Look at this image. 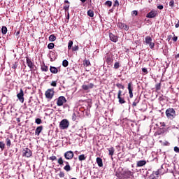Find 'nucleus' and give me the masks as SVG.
Listing matches in <instances>:
<instances>
[{
  "label": "nucleus",
  "mask_w": 179,
  "mask_h": 179,
  "mask_svg": "<svg viewBox=\"0 0 179 179\" xmlns=\"http://www.w3.org/2000/svg\"><path fill=\"white\" fill-rule=\"evenodd\" d=\"M165 114L169 120H174L176 118V110L173 108L166 109Z\"/></svg>",
  "instance_id": "1"
},
{
  "label": "nucleus",
  "mask_w": 179,
  "mask_h": 179,
  "mask_svg": "<svg viewBox=\"0 0 179 179\" xmlns=\"http://www.w3.org/2000/svg\"><path fill=\"white\" fill-rule=\"evenodd\" d=\"M60 129H68L69 128V121L67 119H63L59 123Z\"/></svg>",
  "instance_id": "2"
},
{
  "label": "nucleus",
  "mask_w": 179,
  "mask_h": 179,
  "mask_svg": "<svg viewBox=\"0 0 179 179\" xmlns=\"http://www.w3.org/2000/svg\"><path fill=\"white\" fill-rule=\"evenodd\" d=\"M117 99L120 104H125V103H127L125 98L122 96V91H121V90L117 92Z\"/></svg>",
  "instance_id": "3"
},
{
  "label": "nucleus",
  "mask_w": 179,
  "mask_h": 179,
  "mask_svg": "<svg viewBox=\"0 0 179 179\" xmlns=\"http://www.w3.org/2000/svg\"><path fill=\"white\" fill-rule=\"evenodd\" d=\"M32 155L33 152H31V150L26 148L22 150L23 157H31Z\"/></svg>",
  "instance_id": "4"
},
{
  "label": "nucleus",
  "mask_w": 179,
  "mask_h": 179,
  "mask_svg": "<svg viewBox=\"0 0 179 179\" xmlns=\"http://www.w3.org/2000/svg\"><path fill=\"white\" fill-rule=\"evenodd\" d=\"M65 103H66V98L64 96H61L57 99V106H58V107H61L64 106Z\"/></svg>",
  "instance_id": "5"
},
{
  "label": "nucleus",
  "mask_w": 179,
  "mask_h": 179,
  "mask_svg": "<svg viewBox=\"0 0 179 179\" xmlns=\"http://www.w3.org/2000/svg\"><path fill=\"white\" fill-rule=\"evenodd\" d=\"M45 96L46 99H50V100H51V99H52V97H54V88L48 89L45 92Z\"/></svg>",
  "instance_id": "6"
},
{
  "label": "nucleus",
  "mask_w": 179,
  "mask_h": 179,
  "mask_svg": "<svg viewBox=\"0 0 179 179\" xmlns=\"http://www.w3.org/2000/svg\"><path fill=\"white\" fill-rule=\"evenodd\" d=\"M127 89L129 90V97L130 99H132V97H134V93L132 92H134V86H133L132 82L128 84Z\"/></svg>",
  "instance_id": "7"
},
{
  "label": "nucleus",
  "mask_w": 179,
  "mask_h": 179,
  "mask_svg": "<svg viewBox=\"0 0 179 179\" xmlns=\"http://www.w3.org/2000/svg\"><path fill=\"white\" fill-rule=\"evenodd\" d=\"M24 93L23 92V90L20 89V92L17 94V97L21 103H24Z\"/></svg>",
  "instance_id": "8"
},
{
  "label": "nucleus",
  "mask_w": 179,
  "mask_h": 179,
  "mask_svg": "<svg viewBox=\"0 0 179 179\" xmlns=\"http://www.w3.org/2000/svg\"><path fill=\"white\" fill-rule=\"evenodd\" d=\"M157 16V11L156 10H151L146 15V17L148 19H153Z\"/></svg>",
  "instance_id": "9"
},
{
  "label": "nucleus",
  "mask_w": 179,
  "mask_h": 179,
  "mask_svg": "<svg viewBox=\"0 0 179 179\" xmlns=\"http://www.w3.org/2000/svg\"><path fill=\"white\" fill-rule=\"evenodd\" d=\"M64 157L66 160H72L73 159V151H67L64 153Z\"/></svg>",
  "instance_id": "10"
},
{
  "label": "nucleus",
  "mask_w": 179,
  "mask_h": 179,
  "mask_svg": "<svg viewBox=\"0 0 179 179\" xmlns=\"http://www.w3.org/2000/svg\"><path fill=\"white\" fill-rule=\"evenodd\" d=\"M26 61H27V65L30 68V69H34V63L30 59L29 57H26Z\"/></svg>",
  "instance_id": "11"
},
{
  "label": "nucleus",
  "mask_w": 179,
  "mask_h": 179,
  "mask_svg": "<svg viewBox=\"0 0 179 179\" xmlns=\"http://www.w3.org/2000/svg\"><path fill=\"white\" fill-rule=\"evenodd\" d=\"M117 26L120 27V29H122L123 30H129V27L122 22H118Z\"/></svg>",
  "instance_id": "12"
},
{
  "label": "nucleus",
  "mask_w": 179,
  "mask_h": 179,
  "mask_svg": "<svg viewBox=\"0 0 179 179\" xmlns=\"http://www.w3.org/2000/svg\"><path fill=\"white\" fill-rule=\"evenodd\" d=\"M93 87H94V84L92 83L88 84L87 85H82V89H83V90H89V89H93Z\"/></svg>",
  "instance_id": "13"
},
{
  "label": "nucleus",
  "mask_w": 179,
  "mask_h": 179,
  "mask_svg": "<svg viewBox=\"0 0 179 179\" xmlns=\"http://www.w3.org/2000/svg\"><path fill=\"white\" fill-rule=\"evenodd\" d=\"M109 38L113 43H117V41H118V36L114 35L113 33L109 34Z\"/></svg>",
  "instance_id": "14"
},
{
  "label": "nucleus",
  "mask_w": 179,
  "mask_h": 179,
  "mask_svg": "<svg viewBox=\"0 0 179 179\" xmlns=\"http://www.w3.org/2000/svg\"><path fill=\"white\" fill-rule=\"evenodd\" d=\"M42 131H43V126H38L35 130V135H37L38 136L40 134H41Z\"/></svg>",
  "instance_id": "15"
},
{
  "label": "nucleus",
  "mask_w": 179,
  "mask_h": 179,
  "mask_svg": "<svg viewBox=\"0 0 179 179\" xmlns=\"http://www.w3.org/2000/svg\"><path fill=\"white\" fill-rule=\"evenodd\" d=\"M145 164H146V162L145 160H140L137 162V167H143Z\"/></svg>",
  "instance_id": "16"
},
{
  "label": "nucleus",
  "mask_w": 179,
  "mask_h": 179,
  "mask_svg": "<svg viewBox=\"0 0 179 179\" xmlns=\"http://www.w3.org/2000/svg\"><path fill=\"white\" fill-rule=\"evenodd\" d=\"M50 71L51 73H58V69L57 67L50 66Z\"/></svg>",
  "instance_id": "17"
},
{
  "label": "nucleus",
  "mask_w": 179,
  "mask_h": 179,
  "mask_svg": "<svg viewBox=\"0 0 179 179\" xmlns=\"http://www.w3.org/2000/svg\"><path fill=\"white\" fill-rule=\"evenodd\" d=\"M113 61H114V59H113V57H111L110 56H107L106 62L108 65H111L113 64Z\"/></svg>",
  "instance_id": "18"
},
{
  "label": "nucleus",
  "mask_w": 179,
  "mask_h": 179,
  "mask_svg": "<svg viewBox=\"0 0 179 179\" xmlns=\"http://www.w3.org/2000/svg\"><path fill=\"white\" fill-rule=\"evenodd\" d=\"M96 163H97L99 167H103V159H101V158L97 157Z\"/></svg>",
  "instance_id": "19"
},
{
  "label": "nucleus",
  "mask_w": 179,
  "mask_h": 179,
  "mask_svg": "<svg viewBox=\"0 0 179 179\" xmlns=\"http://www.w3.org/2000/svg\"><path fill=\"white\" fill-rule=\"evenodd\" d=\"M50 61L52 62L53 61H55L57 59V57L55 56V52H51L50 54Z\"/></svg>",
  "instance_id": "20"
},
{
  "label": "nucleus",
  "mask_w": 179,
  "mask_h": 179,
  "mask_svg": "<svg viewBox=\"0 0 179 179\" xmlns=\"http://www.w3.org/2000/svg\"><path fill=\"white\" fill-rule=\"evenodd\" d=\"M152 42V37L148 36L145 38V43L147 45L150 44V43Z\"/></svg>",
  "instance_id": "21"
},
{
  "label": "nucleus",
  "mask_w": 179,
  "mask_h": 179,
  "mask_svg": "<svg viewBox=\"0 0 179 179\" xmlns=\"http://www.w3.org/2000/svg\"><path fill=\"white\" fill-rule=\"evenodd\" d=\"M108 152H109V156H113L114 155V152L115 150H114L113 147H111L110 148H108Z\"/></svg>",
  "instance_id": "22"
},
{
  "label": "nucleus",
  "mask_w": 179,
  "mask_h": 179,
  "mask_svg": "<svg viewBox=\"0 0 179 179\" xmlns=\"http://www.w3.org/2000/svg\"><path fill=\"white\" fill-rule=\"evenodd\" d=\"M87 13V16H90V17H93L94 16V12L93 10H88Z\"/></svg>",
  "instance_id": "23"
},
{
  "label": "nucleus",
  "mask_w": 179,
  "mask_h": 179,
  "mask_svg": "<svg viewBox=\"0 0 179 179\" xmlns=\"http://www.w3.org/2000/svg\"><path fill=\"white\" fill-rule=\"evenodd\" d=\"M78 160L80 162H83V160H86V156L84 154L79 155Z\"/></svg>",
  "instance_id": "24"
},
{
  "label": "nucleus",
  "mask_w": 179,
  "mask_h": 179,
  "mask_svg": "<svg viewBox=\"0 0 179 179\" xmlns=\"http://www.w3.org/2000/svg\"><path fill=\"white\" fill-rule=\"evenodd\" d=\"M55 40H57V37L55 36V35L54 34H51L50 36H49V41H55Z\"/></svg>",
  "instance_id": "25"
},
{
  "label": "nucleus",
  "mask_w": 179,
  "mask_h": 179,
  "mask_svg": "<svg viewBox=\"0 0 179 179\" xmlns=\"http://www.w3.org/2000/svg\"><path fill=\"white\" fill-rule=\"evenodd\" d=\"M1 33L2 34H6L8 33V28L6 26L1 27Z\"/></svg>",
  "instance_id": "26"
},
{
  "label": "nucleus",
  "mask_w": 179,
  "mask_h": 179,
  "mask_svg": "<svg viewBox=\"0 0 179 179\" xmlns=\"http://www.w3.org/2000/svg\"><path fill=\"white\" fill-rule=\"evenodd\" d=\"M41 71L43 72H48V66H45V64H43L41 66Z\"/></svg>",
  "instance_id": "27"
},
{
  "label": "nucleus",
  "mask_w": 179,
  "mask_h": 179,
  "mask_svg": "<svg viewBox=\"0 0 179 179\" xmlns=\"http://www.w3.org/2000/svg\"><path fill=\"white\" fill-rule=\"evenodd\" d=\"M6 146L8 148L10 146V145H12V142L10 141V138H6Z\"/></svg>",
  "instance_id": "28"
},
{
  "label": "nucleus",
  "mask_w": 179,
  "mask_h": 179,
  "mask_svg": "<svg viewBox=\"0 0 179 179\" xmlns=\"http://www.w3.org/2000/svg\"><path fill=\"white\" fill-rule=\"evenodd\" d=\"M78 113H73L72 115V121H76L78 120Z\"/></svg>",
  "instance_id": "29"
},
{
  "label": "nucleus",
  "mask_w": 179,
  "mask_h": 179,
  "mask_svg": "<svg viewBox=\"0 0 179 179\" xmlns=\"http://www.w3.org/2000/svg\"><path fill=\"white\" fill-rule=\"evenodd\" d=\"M68 65H69V62H68V60L64 59L62 62V66H64V68H66V66H68Z\"/></svg>",
  "instance_id": "30"
},
{
  "label": "nucleus",
  "mask_w": 179,
  "mask_h": 179,
  "mask_svg": "<svg viewBox=\"0 0 179 179\" xmlns=\"http://www.w3.org/2000/svg\"><path fill=\"white\" fill-rule=\"evenodd\" d=\"M83 64H84V66H89V65H90V61L87 59H85L83 62Z\"/></svg>",
  "instance_id": "31"
},
{
  "label": "nucleus",
  "mask_w": 179,
  "mask_h": 179,
  "mask_svg": "<svg viewBox=\"0 0 179 179\" xmlns=\"http://www.w3.org/2000/svg\"><path fill=\"white\" fill-rule=\"evenodd\" d=\"M0 149L3 150L5 149V143L3 141H0Z\"/></svg>",
  "instance_id": "32"
},
{
  "label": "nucleus",
  "mask_w": 179,
  "mask_h": 179,
  "mask_svg": "<svg viewBox=\"0 0 179 179\" xmlns=\"http://www.w3.org/2000/svg\"><path fill=\"white\" fill-rule=\"evenodd\" d=\"M105 5H106V6H109V8H110V6H113V2H111V1H106L105 2Z\"/></svg>",
  "instance_id": "33"
},
{
  "label": "nucleus",
  "mask_w": 179,
  "mask_h": 179,
  "mask_svg": "<svg viewBox=\"0 0 179 179\" xmlns=\"http://www.w3.org/2000/svg\"><path fill=\"white\" fill-rule=\"evenodd\" d=\"M64 170H65L66 171H71V165H66L64 167Z\"/></svg>",
  "instance_id": "34"
},
{
  "label": "nucleus",
  "mask_w": 179,
  "mask_h": 179,
  "mask_svg": "<svg viewBox=\"0 0 179 179\" xmlns=\"http://www.w3.org/2000/svg\"><path fill=\"white\" fill-rule=\"evenodd\" d=\"M57 163L60 165L62 166L64 165V159H62V157L59 158Z\"/></svg>",
  "instance_id": "35"
},
{
  "label": "nucleus",
  "mask_w": 179,
  "mask_h": 179,
  "mask_svg": "<svg viewBox=\"0 0 179 179\" xmlns=\"http://www.w3.org/2000/svg\"><path fill=\"white\" fill-rule=\"evenodd\" d=\"M116 86H117V87H118V89H122V90H124V89H125V87L120 83H117Z\"/></svg>",
  "instance_id": "36"
},
{
  "label": "nucleus",
  "mask_w": 179,
  "mask_h": 179,
  "mask_svg": "<svg viewBox=\"0 0 179 179\" xmlns=\"http://www.w3.org/2000/svg\"><path fill=\"white\" fill-rule=\"evenodd\" d=\"M72 45H73V42L72 41H69V44H68L69 50H71L72 48Z\"/></svg>",
  "instance_id": "37"
},
{
  "label": "nucleus",
  "mask_w": 179,
  "mask_h": 179,
  "mask_svg": "<svg viewBox=\"0 0 179 179\" xmlns=\"http://www.w3.org/2000/svg\"><path fill=\"white\" fill-rule=\"evenodd\" d=\"M158 171L161 176H163L164 174V171L163 169V166H161V169H158Z\"/></svg>",
  "instance_id": "38"
},
{
  "label": "nucleus",
  "mask_w": 179,
  "mask_h": 179,
  "mask_svg": "<svg viewBox=\"0 0 179 179\" xmlns=\"http://www.w3.org/2000/svg\"><path fill=\"white\" fill-rule=\"evenodd\" d=\"M63 9L65 10V12H68V10H69V4H66L63 7Z\"/></svg>",
  "instance_id": "39"
},
{
  "label": "nucleus",
  "mask_w": 179,
  "mask_h": 179,
  "mask_svg": "<svg viewBox=\"0 0 179 179\" xmlns=\"http://www.w3.org/2000/svg\"><path fill=\"white\" fill-rule=\"evenodd\" d=\"M48 48L49 50H52V48H54V43H50L48 45Z\"/></svg>",
  "instance_id": "40"
},
{
  "label": "nucleus",
  "mask_w": 179,
  "mask_h": 179,
  "mask_svg": "<svg viewBox=\"0 0 179 179\" xmlns=\"http://www.w3.org/2000/svg\"><path fill=\"white\" fill-rule=\"evenodd\" d=\"M161 87H162V83H158L155 85L156 90H160Z\"/></svg>",
  "instance_id": "41"
},
{
  "label": "nucleus",
  "mask_w": 179,
  "mask_h": 179,
  "mask_svg": "<svg viewBox=\"0 0 179 179\" xmlns=\"http://www.w3.org/2000/svg\"><path fill=\"white\" fill-rule=\"evenodd\" d=\"M118 68H120V62H117L114 64V69H118Z\"/></svg>",
  "instance_id": "42"
},
{
  "label": "nucleus",
  "mask_w": 179,
  "mask_h": 179,
  "mask_svg": "<svg viewBox=\"0 0 179 179\" xmlns=\"http://www.w3.org/2000/svg\"><path fill=\"white\" fill-rule=\"evenodd\" d=\"M150 48H151V50H153L155 48V43L151 42L148 44Z\"/></svg>",
  "instance_id": "43"
},
{
  "label": "nucleus",
  "mask_w": 179,
  "mask_h": 179,
  "mask_svg": "<svg viewBox=\"0 0 179 179\" xmlns=\"http://www.w3.org/2000/svg\"><path fill=\"white\" fill-rule=\"evenodd\" d=\"M59 177H60V178H64V177H65V173L63 171H60L59 173Z\"/></svg>",
  "instance_id": "44"
},
{
  "label": "nucleus",
  "mask_w": 179,
  "mask_h": 179,
  "mask_svg": "<svg viewBox=\"0 0 179 179\" xmlns=\"http://www.w3.org/2000/svg\"><path fill=\"white\" fill-rule=\"evenodd\" d=\"M35 122H36V124H37L38 125H40V124H41V119H40V118L36 119Z\"/></svg>",
  "instance_id": "45"
},
{
  "label": "nucleus",
  "mask_w": 179,
  "mask_h": 179,
  "mask_svg": "<svg viewBox=\"0 0 179 179\" xmlns=\"http://www.w3.org/2000/svg\"><path fill=\"white\" fill-rule=\"evenodd\" d=\"M124 173L127 174V176H132V172L129 170L125 171Z\"/></svg>",
  "instance_id": "46"
},
{
  "label": "nucleus",
  "mask_w": 179,
  "mask_h": 179,
  "mask_svg": "<svg viewBox=\"0 0 179 179\" xmlns=\"http://www.w3.org/2000/svg\"><path fill=\"white\" fill-rule=\"evenodd\" d=\"M50 160H52V162H54V160L57 159V157L55 155H52L49 158Z\"/></svg>",
  "instance_id": "47"
},
{
  "label": "nucleus",
  "mask_w": 179,
  "mask_h": 179,
  "mask_svg": "<svg viewBox=\"0 0 179 179\" xmlns=\"http://www.w3.org/2000/svg\"><path fill=\"white\" fill-rule=\"evenodd\" d=\"M113 6H120V2L118 0H115Z\"/></svg>",
  "instance_id": "48"
},
{
  "label": "nucleus",
  "mask_w": 179,
  "mask_h": 179,
  "mask_svg": "<svg viewBox=\"0 0 179 179\" xmlns=\"http://www.w3.org/2000/svg\"><path fill=\"white\" fill-rule=\"evenodd\" d=\"M51 86H53V87H57V81H52Z\"/></svg>",
  "instance_id": "49"
},
{
  "label": "nucleus",
  "mask_w": 179,
  "mask_h": 179,
  "mask_svg": "<svg viewBox=\"0 0 179 179\" xmlns=\"http://www.w3.org/2000/svg\"><path fill=\"white\" fill-rule=\"evenodd\" d=\"M132 16H137L138 15V11L137 10H133L131 12Z\"/></svg>",
  "instance_id": "50"
},
{
  "label": "nucleus",
  "mask_w": 179,
  "mask_h": 179,
  "mask_svg": "<svg viewBox=\"0 0 179 179\" xmlns=\"http://www.w3.org/2000/svg\"><path fill=\"white\" fill-rule=\"evenodd\" d=\"M78 50H79V46L76 45L73 47V51H78Z\"/></svg>",
  "instance_id": "51"
},
{
  "label": "nucleus",
  "mask_w": 179,
  "mask_h": 179,
  "mask_svg": "<svg viewBox=\"0 0 179 179\" xmlns=\"http://www.w3.org/2000/svg\"><path fill=\"white\" fill-rule=\"evenodd\" d=\"M159 170H157V171H154L153 173H152V175L153 176H159Z\"/></svg>",
  "instance_id": "52"
},
{
  "label": "nucleus",
  "mask_w": 179,
  "mask_h": 179,
  "mask_svg": "<svg viewBox=\"0 0 179 179\" xmlns=\"http://www.w3.org/2000/svg\"><path fill=\"white\" fill-rule=\"evenodd\" d=\"M169 6H171V8H173V6H174V0H171L169 2Z\"/></svg>",
  "instance_id": "53"
},
{
  "label": "nucleus",
  "mask_w": 179,
  "mask_h": 179,
  "mask_svg": "<svg viewBox=\"0 0 179 179\" xmlns=\"http://www.w3.org/2000/svg\"><path fill=\"white\" fill-rule=\"evenodd\" d=\"M174 152H176V153H179V148H178V147H177V146L174 147Z\"/></svg>",
  "instance_id": "54"
},
{
  "label": "nucleus",
  "mask_w": 179,
  "mask_h": 179,
  "mask_svg": "<svg viewBox=\"0 0 179 179\" xmlns=\"http://www.w3.org/2000/svg\"><path fill=\"white\" fill-rule=\"evenodd\" d=\"M142 72L144 73H148V69L147 68H143L142 69Z\"/></svg>",
  "instance_id": "55"
},
{
  "label": "nucleus",
  "mask_w": 179,
  "mask_h": 179,
  "mask_svg": "<svg viewBox=\"0 0 179 179\" xmlns=\"http://www.w3.org/2000/svg\"><path fill=\"white\" fill-rule=\"evenodd\" d=\"M163 8H164L163 5L157 6V9H159L160 10H163Z\"/></svg>",
  "instance_id": "56"
},
{
  "label": "nucleus",
  "mask_w": 179,
  "mask_h": 179,
  "mask_svg": "<svg viewBox=\"0 0 179 179\" xmlns=\"http://www.w3.org/2000/svg\"><path fill=\"white\" fill-rule=\"evenodd\" d=\"M149 179H157V178H156V176H155V175H151L150 176Z\"/></svg>",
  "instance_id": "57"
},
{
  "label": "nucleus",
  "mask_w": 179,
  "mask_h": 179,
  "mask_svg": "<svg viewBox=\"0 0 179 179\" xmlns=\"http://www.w3.org/2000/svg\"><path fill=\"white\" fill-rule=\"evenodd\" d=\"M159 124H160V125H161V126H160V127H161V129H163V128H164V125H165V124H164V122H160Z\"/></svg>",
  "instance_id": "58"
},
{
  "label": "nucleus",
  "mask_w": 179,
  "mask_h": 179,
  "mask_svg": "<svg viewBox=\"0 0 179 179\" xmlns=\"http://www.w3.org/2000/svg\"><path fill=\"white\" fill-rule=\"evenodd\" d=\"M173 41H177V40H178V37L177 36H174L173 38H172Z\"/></svg>",
  "instance_id": "59"
},
{
  "label": "nucleus",
  "mask_w": 179,
  "mask_h": 179,
  "mask_svg": "<svg viewBox=\"0 0 179 179\" xmlns=\"http://www.w3.org/2000/svg\"><path fill=\"white\" fill-rule=\"evenodd\" d=\"M137 103L136 102H133V103H132V106H133V107H136V106H137Z\"/></svg>",
  "instance_id": "60"
},
{
  "label": "nucleus",
  "mask_w": 179,
  "mask_h": 179,
  "mask_svg": "<svg viewBox=\"0 0 179 179\" xmlns=\"http://www.w3.org/2000/svg\"><path fill=\"white\" fill-rule=\"evenodd\" d=\"M134 102L138 104V103H139V99H138V98L134 100Z\"/></svg>",
  "instance_id": "61"
},
{
  "label": "nucleus",
  "mask_w": 179,
  "mask_h": 179,
  "mask_svg": "<svg viewBox=\"0 0 179 179\" xmlns=\"http://www.w3.org/2000/svg\"><path fill=\"white\" fill-rule=\"evenodd\" d=\"M20 34V31H17V32H16V34H15V36H19Z\"/></svg>",
  "instance_id": "62"
},
{
  "label": "nucleus",
  "mask_w": 179,
  "mask_h": 179,
  "mask_svg": "<svg viewBox=\"0 0 179 179\" xmlns=\"http://www.w3.org/2000/svg\"><path fill=\"white\" fill-rule=\"evenodd\" d=\"M176 29H178V27H179V23L178 22L176 24Z\"/></svg>",
  "instance_id": "63"
},
{
  "label": "nucleus",
  "mask_w": 179,
  "mask_h": 179,
  "mask_svg": "<svg viewBox=\"0 0 179 179\" xmlns=\"http://www.w3.org/2000/svg\"><path fill=\"white\" fill-rule=\"evenodd\" d=\"M176 58H179V53L176 56Z\"/></svg>",
  "instance_id": "64"
}]
</instances>
